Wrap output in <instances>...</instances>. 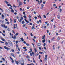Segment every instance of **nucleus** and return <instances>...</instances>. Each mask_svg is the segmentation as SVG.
<instances>
[{
	"mask_svg": "<svg viewBox=\"0 0 65 65\" xmlns=\"http://www.w3.org/2000/svg\"><path fill=\"white\" fill-rule=\"evenodd\" d=\"M44 62H46L47 60V55H45V59H44Z\"/></svg>",
	"mask_w": 65,
	"mask_h": 65,
	"instance_id": "nucleus-1",
	"label": "nucleus"
},
{
	"mask_svg": "<svg viewBox=\"0 0 65 65\" xmlns=\"http://www.w3.org/2000/svg\"><path fill=\"white\" fill-rule=\"evenodd\" d=\"M4 48L6 49V50H7V51H8V50H10V48L8 47H7L5 46H4Z\"/></svg>",
	"mask_w": 65,
	"mask_h": 65,
	"instance_id": "nucleus-2",
	"label": "nucleus"
},
{
	"mask_svg": "<svg viewBox=\"0 0 65 65\" xmlns=\"http://www.w3.org/2000/svg\"><path fill=\"white\" fill-rule=\"evenodd\" d=\"M19 6H21V5H22L23 4V3L21 2H19Z\"/></svg>",
	"mask_w": 65,
	"mask_h": 65,
	"instance_id": "nucleus-3",
	"label": "nucleus"
},
{
	"mask_svg": "<svg viewBox=\"0 0 65 65\" xmlns=\"http://www.w3.org/2000/svg\"><path fill=\"white\" fill-rule=\"evenodd\" d=\"M41 45V44L40 43H39L37 44V45L38 46H40Z\"/></svg>",
	"mask_w": 65,
	"mask_h": 65,
	"instance_id": "nucleus-4",
	"label": "nucleus"
},
{
	"mask_svg": "<svg viewBox=\"0 0 65 65\" xmlns=\"http://www.w3.org/2000/svg\"><path fill=\"white\" fill-rule=\"evenodd\" d=\"M57 18L59 20H60V15H58L57 16Z\"/></svg>",
	"mask_w": 65,
	"mask_h": 65,
	"instance_id": "nucleus-5",
	"label": "nucleus"
},
{
	"mask_svg": "<svg viewBox=\"0 0 65 65\" xmlns=\"http://www.w3.org/2000/svg\"><path fill=\"white\" fill-rule=\"evenodd\" d=\"M12 38H13L14 39H15V38H16V37L14 35V36H12Z\"/></svg>",
	"mask_w": 65,
	"mask_h": 65,
	"instance_id": "nucleus-6",
	"label": "nucleus"
},
{
	"mask_svg": "<svg viewBox=\"0 0 65 65\" xmlns=\"http://www.w3.org/2000/svg\"><path fill=\"white\" fill-rule=\"evenodd\" d=\"M43 27L44 28H45V29H46V26H44V24H43V26H42L43 28Z\"/></svg>",
	"mask_w": 65,
	"mask_h": 65,
	"instance_id": "nucleus-7",
	"label": "nucleus"
},
{
	"mask_svg": "<svg viewBox=\"0 0 65 65\" xmlns=\"http://www.w3.org/2000/svg\"><path fill=\"white\" fill-rule=\"evenodd\" d=\"M2 19H4V15H3V14H2Z\"/></svg>",
	"mask_w": 65,
	"mask_h": 65,
	"instance_id": "nucleus-8",
	"label": "nucleus"
},
{
	"mask_svg": "<svg viewBox=\"0 0 65 65\" xmlns=\"http://www.w3.org/2000/svg\"><path fill=\"white\" fill-rule=\"evenodd\" d=\"M11 56H13V57H14V54L11 53Z\"/></svg>",
	"mask_w": 65,
	"mask_h": 65,
	"instance_id": "nucleus-9",
	"label": "nucleus"
},
{
	"mask_svg": "<svg viewBox=\"0 0 65 65\" xmlns=\"http://www.w3.org/2000/svg\"><path fill=\"white\" fill-rule=\"evenodd\" d=\"M23 28H25V27L26 26V24H23Z\"/></svg>",
	"mask_w": 65,
	"mask_h": 65,
	"instance_id": "nucleus-10",
	"label": "nucleus"
},
{
	"mask_svg": "<svg viewBox=\"0 0 65 65\" xmlns=\"http://www.w3.org/2000/svg\"><path fill=\"white\" fill-rule=\"evenodd\" d=\"M23 19V17H22L20 19V20L21 21H22Z\"/></svg>",
	"mask_w": 65,
	"mask_h": 65,
	"instance_id": "nucleus-11",
	"label": "nucleus"
},
{
	"mask_svg": "<svg viewBox=\"0 0 65 65\" xmlns=\"http://www.w3.org/2000/svg\"><path fill=\"white\" fill-rule=\"evenodd\" d=\"M11 11L12 13H13L14 12V10H13V9H12L11 10Z\"/></svg>",
	"mask_w": 65,
	"mask_h": 65,
	"instance_id": "nucleus-12",
	"label": "nucleus"
},
{
	"mask_svg": "<svg viewBox=\"0 0 65 65\" xmlns=\"http://www.w3.org/2000/svg\"><path fill=\"white\" fill-rule=\"evenodd\" d=\"M7 12H8V13H9L10 12V11L9 9H8L7 10Z\"/></svg>",
	"mask_w": 65,
	"mask_h": 65,
	"instance_id": "nucleus-13",
	"label": "nucleus"
},
{
	"mask_svg": "<svg viewBox=\"0 0 65 65\" xmlns=\"http://www.w3.org/2000/svg\"><path fill=\"white\" fill-rule=\"evenodd\" d=\"M5 2L6 3V4H8V2H7V1H5Z\"/></svg>",
	"mask_w": 65,
	"mask_h": 65,
	"instance_id": "nucleus-14",
	"label": "nucleus"
},
{
	"mask_svg": "<svg viewBox=\"0 0 65 65\" xmlns=\"http://www.w3.org/2000/svg\"><path fill=\"white\" fill-rule=\"evenodd\" d=\"M42 37V39H44V38L45 37V35Z\"/></svg>",
	"mask_w": 65,
	"mask_h": 65,
	"instance_id": "nucleus-15",
	"label": "nucleus"
},
{
	"mask_svg": "<svg viewBox=\"0 0 65 65\" xmlns=\"http://www.w3.org/2000/svg\"><path fill=\"white\" fill-rule=\"evenodd\" d=\"M22 24H25V22L24 21H22Z\"/></svg>",
	"mask_w": 65,
	"mask_h": 65,
	"instance_id": "nucleus-16",
	"label": "nucleus"
},
{
	"mask_svg": "<svg viewBox=\"0 0 65 65\" xmlns=\"http://www.w3.org/2000/svg\"><path fill=\"white\" fill-rule=\"evenodd\" d=\"M2 26L3 28H4L5 25H1Z\"/></svg>",
	"mask_w": 65,
	"mask_h": 65,
	"instance_id": "nucleus-17",
	"label": "nucleus"
},
{
	"mask_svg": "<svg viewBox=\"0 0 65 65\" xmlns=\"http://www.w3.org/2000/svg\"><path fill=\"white\" fill-rule=\"evenodd\" d=\"M12 20L11 18H10V22L11 23H11H12Z\"/></svg>",
	"mask_w": 65,
	"mask_h": 65,
	"instance_id": "nucleus-18",
	"label": "nucleus"
},
{
	"mask_svg": "<svg viewBox=\"0 0 65 65\" xmlns=\"http://www.w3.org/2000/svg\"><path fill=\"white\" fill-rule=\"evenodd\" d=\"M20 39H21L22 41L23 42L24 41V39H23V38H20Z\"/></svg>",
	"mask_w": 65,
	"mask_h": 65,
	"instance_id": "nucleus-19",
	"label": "nucleus"
},
{
	"mask_svg": "<svg viewBox=\"0 0 65 65\" xmlns=\"http://www.w3.org/2000/svg\"><path fill=\"white\" fill-rule=\"evenodd\" d=\"M10 45V46H13V45H12V42H11V43H10V44H9Z\"/></svg>",
	"mask_w": 65,
	"mask_h": 65,
	"instance_id": "nucleus-20",
	"label": "nucleus"
},
{
	"mask_svg": "<svg viewBox=\"0 0 65 65\" xmlns=\"http://www.w3.org/2000/svg\"><path fill=\"white\" fill-rule=\"evenodd\" d=\"M58 9H59V10L60 11V12H61L62 11V9H60V8H58Z\"/></svg>",
	"mask_w": 65,
	"mask_h": 65,
	"instance_id": "nucleus-21",
	"label": "nucleus"
},
{
	"mask_svg": "<svg viewBox=\"0 0 65 65\" xmlns=\"http://www.w3.org/2000/svg\"><path fill=\"white\" fill-rule=\"evenodd\" d=\"M8 41V43H9V44L11 43V42L10 40H9Z\"/></svg>",
	"mask_w": 65,
	"mask_h": 65,
	"instance_id": "nucleus-22",
	"label": "nucleus"
},
{
	"mask_svg": "<svg viewBox=\"0 0 65 65\" xmlns=\"http://www.w3.org/2000/svg\"><path fill=\"white\" fill-rule=\"evenodd\" d=\"M4 28H5V29H6V28H7V26H5V25Z\"/></svg>",
	"mask_w": 65,
	"mask_h": 65,
	"instance_id": "nucleus-23",
	"label": "nucleus"
},
{
	"mask_svg": "<svg viewBox=\"0 0 65 65\" xmlns=\"http://www.w3.org/2000/svg\"><path fill=\"white\" fill-rule=\"evenodd\" d=\"M45 39L42 40V42H43V43H44V42H45Z\"/></svg>",
	"mask_w": 65,
	"mask_h": 65,
	"instance_id": "nucleus-24",
	"label": "nucleus"
},
{
	"mask_svg": "<svg viewBox=\"0 0 65 65\" xmlns=\"http://www.w3.org/2000/svg\"><path fill=\"white\" fill-rule=\"evenodd\" d=\"M26 57L27 58H28V59H30V57L28 55Z\"/></svg>",
	"mask_w": 65,
	"mask_h": 65,
	"instance_id": "nucleus-25",
	"label": "nucleus"
},
{
	"mask_svg": "<svg viewBox=\"0 0 65 65\" xmlns=\"http://www.w3.org/2000/svg\"><path fill=\"white\" fill-rule=\"evenodd\" d=\"M19 35V33H18V32H17L15 35L16 36H17V35Z\"/></svg>",
	"mask_w": 65,
	"mask_h": 65,
	"instance_id": "nucleus-26",
	"label": "nucleus"
},
{
	"mask_svg": "<svg viewBox=\"0 0 65 65\" xmlns=\"http://www.w3.org/2000/svg\"><path fill=\"white\" fill-rule=\"evenodd\" d=\"M1 39L3 41H5V39H4L3 38H1Z\"/></svg>",
	"mask_w": 65,
	"mask_h": 65,
	"instance_id": "nucleus-27",
	"label": "nucleus"
},
{
	"mask_svg": "<svg viewBox=\"0 0 65 65\" xmlns=\"http://www.w3.org/2000/svg\"><path fill=\"white\" fill-rule=\"evenodd\" d=\"M2 34L4 36H5V35L3 33H2Z\"/></svg>",
	"mask_w": 65,
	"mask_h": 65,
	"instance_id": "nucleus-28",
	"label": "nucleus"
},
{
	"mask_svg": "<svg viewBox=\"0 0 65 65\" xmlns=\"http://www.w3.org/2000/svg\"><path fill=\"white\" fill-rule=\"evenodd\" d=\"M43 17H44V18H45L46 19V16H45V15H43Z\"/></svg>",
	"mask_w": 65,
	"mask_h": 65,
	"instance_id": "nucleus-29",
	"label": "nucleus"
},
{
	"mask_svg": "<svg viewBox=\"0 0 65 65\" xmlns=\"http://www.w3.org/2000/svg\"><path fill=\"white\" fill-rule=\"evenodd\" d=\"M58 40H60V37H59L58 38Z\"/></svg>",
	"mask_w": 65,
	"mask_h": 65,
	"instance_id": "nucleus-30",
	"label": "nucleus"
},
{
	"mask_svg": "<svg viewBox=\"0 0 65 65\" xmlns=\"http://www.w3.org/2000/svg\"><path fill=\"white\" fill-rule=\"evenodd\" d=\"M21 65H24V62H23L21 64Z\"/></svg>",
	"mask_w": 65,
	"mask_h": 65,
	"instance_id": "nucleus-31",
	"label": "nucleus"
},
{
	"mask_svg": "<svg viewBox=\"0 0 65 65\" xmlns=\"http://www.w3.org/2000/svg\"><path fill=\"white\" fill-rule=\"evenodd\" d=\"M26 44L27 46H29V44L28 43H26Z\"/></svg>",
	"mask_w": 65,
	"mask_h": 65,
	"instance_id": "nucleus-32",
	"label": "nucleus"
},
{
	"mask_svg": "<svg viewBox=\"0 0 65 65\" xmlns=\"http://www.w3.org/2000/svg\"><path fill=\"white\" fill-rule=\"evenodd\" d=\"M23 17L24 18H25V19H26V18H27V17H26V16L25 15H24L23 16Z\"/></svg>",
	"mask_w": 65,
	"mask_h": 65,
	"instance_id": "nucleus-33",
	"label": "nucleus"
},
{
	"mask_svg": "<svg viewBox=\"0 0 65 65\" xmlns=\"http://www.w3.org/2000/svg\"><path fill=\"white\" fill-rule=\"evenodd\" d=\"M6 45H8V43H7V42H6L5 43Z\"/></svg>",
	"mask_w": 65,
	"mask_h": 65,
	"instance_id": "nucleus-34",
	"label": "nucleus"
},
{
	"mask_svg": "<svg viewBox=\"0 0 65 65\" xmlns=\"http://www.w3.org/2000/svg\"><path fill=\"white\" fill-rule=\"evenodd\" d=\"M16 64H18V63H19V62H18V61H17L16 62Z\"/></svg>",
	"mask_w": 65,
	"mask_h": 65,
	"instance_id": "nucleus-35",
	"label": "nucleus"
},
{
	"mask_svg": "<svg viewBox=\"0 0 65 65\" xmlns=\"http://www.w3.org/2000/svg\"><path fill=\"white\" fill-rule=\"evenodd\" d=\"M44 5L43 4H42L41 5V6L42 7H43V6H44Z\"/></svg>",
	"mask_w": 65,
	"mask_h": 65,
	"instance_id": "nucleus-36",
	"label": "nucleus"
},
{
	"mask_svg": "<svg viewBox=\"0 0 65 65\" xmlns=\"http://www.w3.org/2000/svg\"><path fill=\"white\" fill-rule=\"evenodd\" d=\"M39 54H43V52H39Z\"/></svg>",
	"mask_w": 65,
	"mask_h": 65,
	"instance_id": "nucleus-37",
	"label": "nucleus"
},
{
	"mask_svg": "<svg viewBox=\"0 0 65 65\" xmlns=\"http://www.w3.org/2000/svg\"><path fill=\"white\" fill-rule=\"evenodd\" d=\"M34 29H35V28L34 27V26L32 27V29L33 30Z\"/></svg>",
	"mask_w": 65,
	"mask_h": 65,
	"instance_id": "nucleus-38",
	"label": "nucleus"
},
{
	"mask_svg": "<svg viewBox=\"0 0 65 65\" xmlns=\"http://www.w3.org/2000/svg\"><path fill=\"white\" fill-rule=\"evenodd\" d=\"M16 47L18 48V47H19V46L17 44H16Z\"/></svg>",
	"mask_w": 65,
	"mask_h": 65,
	"instance_id": "nucleus-39",
	"label": "nucleus"
},
{
	"mask_svg": "<svg viewBox=\"0 0 65 65\" xmlns=\"http://www.w3.org/2000/svg\"><path fill=\"white\" fill-rule=\"evenodd\" d=\"M18 21H19V22H20V23H21V20H20V19H19L18 20Z\"/></svg>",
	"mask_w": 65,
	"mask_h": 65,
	"instance_id": "nucleus-40",
	"label": "nucleus"
},
{
	"mask_svg": "<svg viewBox=\"0 0 65 65\" xmlns=\"http://www.w3.org/2000/svg\"><path fill=\"white\" fill-rule=\"evenodd\" d=\"M53 50H55V47H54V45H53Z\"/></svg>",
	"mask_w": 65,
	"mask_h": 65,
	"instance_id": "nucleus-41",
	"label": "nucleus"
},
{
	"mask_svg": "<svg viewBox=\"0 0 65 65\" xmlns=\"http://www.w3.org/2000/svg\"><path fill=\"white\" fill-rule=\"evenodd\" d=\"M5 21H6V22H8V20H7V19H5Z\"/></svg>",
	"mask_w": 65,
	"mask_h": 65,
	"instance_id": "nucleus-42",
	"label": "nucleus"
},
{
	"mask_svg": "<svg viewBox=\"0 0 65 65\" xmlns=\"http://www.w3.org/2000/svg\"><path fill=\"white\" fill-rule=\"evenodd\" d=\"M19 41H16V44H17V43H18V42Z\"/></svg>",
	"mask_w": 65,
	"mask_h": 65,
	"instance_id": "nucleus-43",
	"label": "nucleus"
},
{
	"mask_svg": "<svg viewBox=\"0 0 65 65\" xmlns=\"http://www.w3.org/2000/svg\"><path fill=\"white\" fill-rule=\"evenodd\" d=\"M41 56H40V55H39V59H40V57Z\"/></svg>",
	"mask_w": 65,
	"mask_h": 65,
	"instance_id": "nucleus-44",
	"label": "nucleus"
},
{
	"mask_svg": "<svg viewBox=\"0 0 65 65\" xmlns=\"http://www.w3.org/2000/svg\"><path fill=\"white\" fill-rule=\"evenodd\" d=\"M0 42H1V43H4V42H3L0 41Z\"/></svg>",
	"mask_w": 65,
	"mask_h": 65,
	"instance_id": "nucleus-45",
	"label": "nucleus"
},
{
	"mask_svg": "<svg viewBox=\"0 0 65 65\" xmlns=\"http://www.w3.org/2000/svg\"><path fill=\"white\" fill-rule=\"evenodd\" d=\"M42 0H41L40 1V2H40V3H41L42 2Z\"/></svg>",
	"mask_w": 65,
	"mask_h": 65,
	"instance_id": "nucleus-46",
	"label": "nucleus"
},
{
	"mask_svg": "<svg viewBox=\"0 0 65 65\" xmlns=\"http://www.w3.org/2000/svg\"><path fill=\"white\" fill-rule=\"evenodd\" d=\"M23 43H24V44H26V41H24L23 42Z\"/></svg>",
	"mask_w": 65,
	"mask_h": 65,
	"instance_id": "nucleus-47",
	"label": "nucleus"
},
{
	"mask_svg": "<svg viewBox=\"0 0 65 65\" xmlns=\"http://www.w3.org/2000/svg\"><path fill=\"white\" fill-rule=\"evenodd\" d=\"M14 23H16V19H15L14 20Z\"/></svg>",
	"mask_w": 65,
	"mask_h": 65,
	"instance_id": "nucleus-48",
	"label": "nucleus"
},
{
	"mask_svg": "<svg viewBox=\"0 0 65 65\" xmlns=\"http://www.w3.org/2000/svg\"><path fill=\"white\" fill-rule=\"evenodd\" d=\"M35 52H37V50L35 48Z\"/></svg>",
	"mask_w": 65,
	"mask_h": 65,
	"instance_id": "nucleus-49",
	"label": "nucleus"
},
{
	"mask_svg": "<svg viewBox=\"0 0 65 65\" xmlns=\"http://www.w3.org/2000/svg\"><path fill=\"white\" fill-rule=\"evenodd\" d=\"M37 17H36V16H35V19H37Z\"/></svg>",
	"mask_w": 65,
	"mask_h": 65,
	"instance_id": "nucleus-50",
	"label": "nucleus"
},
{
	"mask_svg": "<svg viewBox=\"0 0 65 65\" xmlns=\"http://www.w3.org/2000/svg\"><path fill=\"white\" fill-rule=\"evenodd\" d=\"M45 2H46L45 1L43 2V4H45Z\"/></svg>",
	"mask_w": 65,
	"mask_h": 65,
	"instance_id": "nucleus-51",
	"label": "nucleus"
},
{
	"mask_svg": "<svg viewBox=\"0 0 65 65\" xmlns=\"http://www.w3.org/2000/svg\"><path fill=\"white\" fill-rule=\"evenodd\" d=\"M30 55L31 56H32V53H30Z\"/></svg>",
	"mask_w": 65,
	"mask_h": 65,
	"instance_id": "nucleus-52",
	"label": "nucleus"
},
{
	"mask_svg": "<svg viewBox=\"0 0 65 65\" xmlns=\"http://www.w3.org/2000/svg\"><path fill=\"white\" fill-rule=\"evenodd\" d=\"M23 48L24 49H26V47H23Z\"/></svg>",
	"mask_w": 65,
	"mask_h": 65,
	"instance_id": "nucleus-53",
	"label": "nucleus"
},
{
	"mask_svg": "<svg viewBox=\"0 0 65 65\" xmlns=\"http://www.w3.org/2000/svg\"><path fill=\"white\" fill-rule=\"evenodd\" d=\"M32 54L33 55H34V52H32Z\"/></svg>",
	"mask_w": 65,
	"mask_h": 65,
	"instance_id": "nucleus-54",
	"label": "nucleus"
},
{
	"mask_svg": "<svg viewBox=\"0 0 65 65\" xmlns=\"http://www.w3.org/2000/svg\"><path fill=\"white\" fill-rule=\"evenodd\" d=\"M45 44H46L45 43H44V46H45Z\"/></svg>",
	"mask_w": 65,
	"mask_h": 65,
	"instance_id": "nucleus-55",
	"label": "nucleus"
},
{
	"mask_svg": "<svg viewBox=\"0 0 65 65\" xmlns=\"http://www.w3.org/2000/svg\"><path fill=\"white\" fill-rule=\"evenodd\" d=\"M11 51H12V52H14V50H13V49H12L11 50Z\"/></svg>",
	"mask_w": 65,
	"mask_h": 65,
	"instance_id": "nucleus-56",
	"label": "nucleus"
},
{
	"mask_svg": "<svg viewBox=\"0 0 65 65\" xmlns=\"http://www.w3.org/2000/svg\"><path fill=\"white\" fill-rule=\"evenodd\" d=\"M34 39H36V37L35 36H34Z\"/></svg>",
	"mask_w": 65,
	"mask_h": 65,
	"instance_id": "nucleus-57",
	"label": "nucleus"
},
{
	"mask_svg": "<svg viewBox=\"0 0 65 65\" xmlns=\"http://www.w3.org/2000/svg\"><path fill=\"white\" fill-rule=\"evenodd\" d=\"M12 63H13L14 62V61H13V59H12Z\"/></svg>",
	"mask_w": 65,
	"mask_h": 65,
	"instance_id": "nucleus-58",
	"label": "nucleus"
},
{
	"mask_svg": "<svg viewBox=\"0 0 65 65\" xmlns=\"http://www.w3.org/2000/svg\"><path fill=\"white\" fill-rule=\"evenodd\" d=\"M12 31L13 32V33H14V34H15V32H14V30H12Z\"/></svg>",
	"mask_w": 65,
	"mask_h": 65,
	"instance_id": "nucleus-59",
	"label": "nucleus"
},
{
	"mask_svg": "<svg viewBox=\"0 0 65 65\" xmlns=\"http://www.w3.org/2000/svg\"><path fill=\"white\" fill-rule=\"evenodd\" d=\"M14 14L15 15H17V12H15L14 13Z\"/></svg>",
	"mask_w": 65,
	"mask_h": 65,
	"instance_id": "nucleus-60",
	"label": "nucleus"
},
{
	"mask_svg": "<svg viewBox=\"0 0 65 65\" xmlns=\"http://www.w3.org/2000/svg\"><path fill=\"white\" fill-rule=\"evenodd\" d=\"M54 37H53L52 39H51V40H54Z\"/></svg>",
	"mask_w": 65,
	"mask_h": 65,
	"instance_id": "nucleus-61",
	"label": "nucleus"
},
{
	"mask_svg": "<svg viewBox=\"0 0 65 65\" xmlns=\"http://www.w3.org/2000/svg\"><path fill=\"white\" fill-rule=\"evenodd\" d=\"M30 25H32V23H31L29 24Z\"/></svg>",
	"mask_w": 65,
	"mask_h": 65,
	"instance_id": "nucleus-62",
	"label": "nucleus"
},
{
	"mask_svg": "<svg viewBox=\"0 0 65 65\" xmlns=\"http://www.w3.org/2000/svg\"><path fill=\"white\" fill-rule=\"evenodd\" d=\"M10 5L9 4H8L7 5V6H10Z\"/></svg>",
	"mask_w": 65,
	"mask_h": 65,
	"instance_id": "nucleus-63",
	"label": "nucleus"
},
{
	"mask_svg": "<svg viewBox=\"0 0 65 65\" xmlns=\"http://www.w3.org/2000/svg\"><path fill=\"white\" fill-rule=\"evenodd\" d=\"M5 17H6V13H4Z\"/></svg>",
	"mask_w": 65,
	"mask_h": 65,
	"instance_id": "nucleus-64",
	"label": "nucleus"
}]
</instances>
